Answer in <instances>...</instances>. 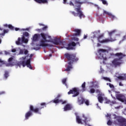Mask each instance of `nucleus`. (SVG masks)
<instances>
[{
	"label": "nucleus",
	"mask_w": 126,
	"mask_h": 126,
	"mask_svg": "<svg viewBox=\"0 0 126 126\" xmlns=\"http://www.w3.org/2000/svg\"><path fill=\"white\" fill-rule=\"evenodd\" d=\"M64 57L67 59L68 62V64L66 66V68L64 71H70L71 69H72V63H73L74 62H77L78 61V58L76 57V55L74 54H69V53H65L64 54Z\"/></svg>",
	"instance_id": "1"
},
{
	"label": "nucleus",
	"mask_w": 126,
	"mask_h": 126,
	"mask_svg": "<svg viewBox=\"0 0 126 126\" xmlns=\"http://www.w3.org/2000/svg\"><path fill=\"white\" fill-rule=\"evenodd\" d=\"M74 1V3L75 4V6L77 7L75 8L76 11H77V13H76L74 11L71 12V13L74 15V16H78L80 18V19H82V18H85V15L83 14V12L81 11V4H83L84 3V2L82 1H79L77 0H71Z\"/></svg>",
	"instance_id": "2"
},
{
	"label": "nucleus",
	"mask_w": 126,
	"mask_h": 126,
	"mask_svg": "<svg viewBox=\"0 0 126 126\" xmlns=\"http://www.w3.org/2000/svg\"><path fill=\"white\" fill-rule=\"evenodd\" d=\"M43 108H44V107H35L34 108L33 105H30V111H28L25 114V120H28L30 117H32L33 116V113L41 115V110Z\"/></svg>",
	"instance_id": "3"
},
{
	"label": "nucleus",
	"mask_w": 126,
	"mask_h": 126,
	"mask_svg": "<svg viewBox=\"0 0 126 126\" xmlns=\"http://www.w3.org/2000/svg\"><path fill=\"white\" fill-rule=\"evenodd\" d=\"M28 57H29V54H28L27 56L25 57H22L23 61L17 63L15 64V65H16V66H19V67H21V65H22L23 67H25L27 65V67H29L30 69H32V66L31 65V64H30L31 63V61H30L31 59H28L25 61V60H26Z\"/></svg>",
	"instance_id": "4"
},
{
	"label": "nucleus",
	"mask_w": 126,
	"mask_h": 126,
	"mask_svg": "<svg viewBox=\"0 0 126 126\" xmlns=\"http://www.w3.org/2000/svg\"><path fill=\"white\" fill-rule=\"evenodd\" d=\"M97 53L98 54V58L100 60H103L104 61H107V56L106 53H108L109 51L106 49H99Z\"/></svg>",
	"instance_id": "5"
},
{
	"label": "nucleus",
	"mask_w": 126,
	"mask_h": 126,
	"mask_svg": "<svg viewBox=\"0 0 126 126\" xmlns=\"http://www.w3.org/2000/svg\"><path fill=\"white\" fill-rule=\"evenodd\" d=\"M42 39L40 40V44H38L39 47H47V46H49V44L45 43V42H50V40H47V37H46V36L47 35L44 33H41L40 34Z\"/></svg>",
	"instance_id": "6"
},
{
	"label": "nucleus",
	"mask_w": 126,
	"mask_h": 126,
	"mask_svg": "<svg viewBox=\"0 0 126 126\" xmlns=\"http://www.w3.org/2000/svg\"><path fill=\"white\" fill-rule=\"evenodd\" d=\"M117 32V31L113 30L110 32H109V35L110 36V39L109 38H106L105 39H103L100 41V43H109V42H114L115 40L114 39H112V35L113 34H114V33H116Z\"/></svg>",
	"instance_id": "7"
},
{
	"label": "nucleus",
	"mask_w": 126,
	"mask_h": 126,
	"mask_svg": "<svg viewBox=\"0 0 126 126\" xmlns=\"http://www.w3.org/2000/svg\"><path fill=\"white\" fill-rule=\"evenodd\" d=\"M68 95H70V94H74L72 95V97H76L79 95V89L77 88H73L72 90H70V91L68 92Z\"/></svg>",
	"instance_id": "8"
},
{
	"label": "nucleus",
	"mask_w": 126,
	"mask_h": 126,
	"mask_svg": "<svg viewBox=\"0 0 126 126\" xmlns=\"http://www.w3.org/2000/svg\"><path fill=\"white\" fill-rule=\"evenodd\" d=\"M112 63L115 67H117V66H119V65H121V64L123 63V62L118 59V58H115L112 62Z\"/></svg>",
	"instance_id": "9"
},
{
	"label": "nucleus",
	"mask_w": 126,
	"mask_h": 126,
	"mask_svg": "<svg viewBox=\"0 0 126 126\" xmlns=\"http://www.w3.org/2000/svg\"><path fill=\"white\" fill-rule=\"evenodd\" d=\"M115 56L118 58V59L120 60L121 62H123V59H124V58H126V55L122 52H120L115 54Z\"/></svg>",
	"instance_id": "10"
},
{
	"label": "nucleus",
	"mask_w": 126,
	"mask_h": 126,
	"mask_svg": "<svg viewBox=\"0 0 126 126\" xmlns=\"http://www.w3.org/2000/svg\"><path fill=\"white\" fill-rule=\"evenodd\" d=\"M51 42L54 45H62V46H63V42L57 38L53 39Z\"/></svg>",
	"instance_id": "11"
},
{
	"label": "nucleus",
	"mask_w": 126,
	"mask_h": 126,
	"mask_svg": "<svg viewBox=\"0 0 126 126\" xmlns=\"http://www.w3.org/2000/svg\"><path fill=\"white\" fill-rule=\"evenodd\" d=\"M117 122L121 124V126H126V119L123 117H119L117 119Z\"/></svg>",
	"instance_id": "12"
},
{
	"label": "nucleus",
	"mask_w": 126,
	"mask_h": 126,
	"mask_svg": "<svg viewBox=\"0 0 126 126\" xmlns=\"http://www.w3.org/2000/svg\"><path fill=\"white\" fill-rule=\"evenodd\" d=\"M53 103H55V104H58V103H62V104H66V101L64 100L63 101L62 99H59L57 98H55L53 100H52Z\"/></svg>",
	"instance_id": "13"
},
{
	"label": "nucleus",
	"mask_w": 126,
	"mask_h": 126,
	"mask_svg": "<svg viewBox=\"0 0 126 126\" xmlns=\"http://www.w3.org/2000/svg\"><path fill=\"white\" fill-rule=\"evenodd\" d=\"M76 46V43L74 42H72L68 44V47L66 48L67 50H73V47Z\"/></svg>",
	"instance_id": "14"
},
{
	"label": "nucleus",
	"mask_w": 126,
	"mask_h": 126,
	"mask_svg": "<svg viewBox=\"0 0 126 126\" xmlns=\"http://www.w3.org/2000/svg\"><path fill=\"white\" fill-rule=\"evenodd\" d=\"M105 14H107V15H108L110 18H111L112 20H114V19H116V16H115L114 15H112V13L108 12L106 10H103V15H105Z\"/></svg>",
	"instance_id": "15"
},
{
	"label": "nucleus",
	"mask_w": 126,
	"mask_h": 126,
	"mask_svg": "<svg viewBox=\"0 0 126 126\" xmlns=\"http://www.w3.org/2000/svg\"><path fill=\"white\" fill-rule=\"evenodd\" d=\"M13 61V58L11 57L9 58L8 62V63H7V66H13L14 65V63H11Z\"/></svg>",
	"instance_id": "16"
},
{
	"label": "nucleus",
	"mask_w": 126,
	"mask_h": 126,
	"mask_svg": "<svg viewBox=\"0 0 126 126\" xmlns=\"http://www.w3.org/2000/svg\"><path fill=\"white\" fill-rule=\"evenodd\" d=\"M85 102V99L82 97H80L78 98V103L79 105H82L83 104H84V102Z\"/></svg>",
	"instance_id": "17"
},
{
	"label": "nucleus",
	"mask_w": 126,
	"mask_h": 126,
	"mask_svg": "<svg viewBox=\"0 0 126 126\" xmlns=\"http://www.w3.org/2000/svg\"><path fill=\"white\" fill-rule=\"evenodd\" d=\"M74 32L76 33L73 34V36H80V34H81V30L76 29L74 30Z\"/></svg>",
	"instance_id": "18"
},
{
	"label": "nucleus",
	"mask_w": 126,
	"mask_h": 126,
	"mask_svg": "<svg viewBox=\"0 0 126 126\" xmlns=\"http://www.w3.org/2000/svg\"><path fill=\"white\" fill-rule=\"evenodd\" d=\"M75 115L76 116V122L78 124H81V125H82V122L81 121V119H80V117H79V116L77 115V113H75Z\"/></svg>",
	"instance_id": "19"
},
{
	"label": "nucleus",
	"mask_w": 126,
	"mask_h": 126,
	"mask_svg": "<svg viewBox=\"0 0 126 126\" xmlns=\"http://www.w3.org/2000/svg\"><path fill=\"white\" fill-rule=\"evenodd\" d=\"M71 105L69 104H67L64 107V111H69V110H71Z\"/></svg>",
	"instance_id": "20"
},
{
	"label": "nucleus",
	"mask_w": 126,
	"mask_h": 126,
	"mask_svg": "<svg viewBox=\"0 0 126 126\" xmlns=\"http://www.w3.org/2000/svg\"><path fill=\"white\" fill-rule=\"evenodd\" d=\"M97 99L99 103H101V104L102 103H103V101H104V98H103V96H102V94H98Z\"/></svg>",
	"instance_id": "21"
},
{
	"label": "nucleus",
	"mask_w": 126,
	"mask_h": 126,
	"mask_svg": "<svg viewBox=\"0 0 126 126\" xmlns=\"http://www.w3.org/2000/svg\"><path fill=\"white\" fill-rule=\"evenodd\" d=\"M63 3L64 4H69V5H70L71 6H74V4L73 3V2H72V1H70L69 3L67 2V0H63Z\"/></svg>",
	"instance_id": "22"
},
{
	"label": "nucleus",
	"mask_w": 126,
	"mask_h": 126,
	"mask_svg": "<svg viewBox=\"0 0 126 126\" xmlns=\"http://www.w3.org/2000/svg\"><path fill=\"white\" fill-rule=\"evenodd\" d=\"M39 37H40V34H38L36 33L32 37V40L33 41H37V40H38L39 39Z\"/></svg>",
	"instance_id": "23"
},
{
	"label": "nucleus",
	"mask_w": 126,
	"mask_h": 126,
	"mask_svg": "<svg viewBox=\"0 0 126 126\" xmlns=\"http://www.w3.org/2000/svg\"><path fill=\"white\" fill-rule=\"evenodd\" d=\"M103 37H104V34H101L98 36V37H97V39L99 43H101V41H102L101 40L103 39Z\"/></svg>",
	"instance_id": "24"
},
{
	"label": "nucleus",
	"mask_w": 126,
	"mask_h": 126,
	"mask_svg": "<svg viewBox=\"0 0 126 126\" xmlns=\"http://www.w3.org/2000/svg\"><path fill=\"white\" fill-rule=\"evenodd\" d=\"M47 29H48V27L45 26L43 28H42V29H36V31H38V32H42V31H46V30H47Z\"/></svg>",
	"instance_id": "25"
},
{
	"label": "nucleus",
	"mask_w": 126,
	"mask_h": 126,
	"mask_svg": "<svg viewBox=\"0 0 126 126\" xmlns=\"http://www.w3.org/2000/svg\"><path fill=\"white\" fill-rule=\"evenodd\" d=\"M22 43H28V39L25 38V37L23 36L22 37Z\"/></svg>",
	"instance_id": "26"
},
{
	"label": "nucleus",
	"mask_w": 126,
	"mask_h": 126,
	"mask_svg": "<svg viewBox=\"0 0 126 126\" xmlns=\"http://www.w3.org/2000/svg\"><path fill=\"white\" fill-rule=\"evenodd\" d=\"M8 76H9V73L7 71H5L4 74V78L7 79Z\"/></svg>",
	"instance_id": "27"
},
{
	"label": "nucleus",
	"mask_w": 126,
	"mask_h": 126,
	"mask_svg": "<svg viewBox=\"0 0 126 126\" xmlns=\"http://www.w3.org/2000/svg\"><path fill=\"white\" fill-rule=\"evenodd\" d=\"M86 83L85 82H84L82 85V91H86V89L85 88L86 87Z\"/></svg>",
	"instance_id": "28"
},
{
	"label": "nucleus",
	"mask_w": 126,
	"mask_h": 126,
	"mask_svg": "<svg viewBox=\"0 0 126 126\" xmlns=\"http://www.w3.org/2000/svg\"><path fill=\"white\" fill-rule=\"evenodd\" d=\"M21 38L20 37H19L18 38V40L16 41V45H21Z\"/></svg>",
	"instance_id": "29"
},
{
	"label": "nucleus",
	"mask_w": 126,
	"mask_h": 126,
	"mask_svg": "<svg viewBox=\"0 0 126 126\" xmlns=\"http://www.w3.org/2000/svg\"><path fill=\"white\" fill-rule=\"evenodd\" d=\"M97 36H99V33H98L97 32H94L93 38H97Z\"/></svg>",
	"instance_id": "30"
},
{
	"label": "nucleus",
	"mask_w": 126,
	"mask_h": 126,
	"mask_svg": "<svg viewBox=\"0 0 126 126\" xmlns=\"http://www.w3.org/2000/svg\"><path fill=\"white\" fill-rule=\"evenodd\" d=\"M62 83L67 87V84H66V78H64L62 80Z\"/></svg>",
	"instance_id": "31"
},
{
	"label": "nucleus",
	"mask_w": 126,
	"mask_h": 126,
	"mask_svg": "<svg viewBox=\"0 0 126 126\" xmlns=\"http://www.w3.org/2000/svg\"><path fill=\"white\" fill-rule=\"evenodd\" d=\"M8 32V30H4L3 33H0V36H4V34Z\"/></svg>",
	"instance_id": "32"
},
{
	"label": "nucleus",
	"mask_w": 126,
	"mask_h": 126,
	"mask_svg": "<svg viewBox=\"0 0 126 126\" xmlns=\"http://www.w3.org/2000/svg\"><path fill=\"white\" fill-rule=\"evenodd\" d=\"M83 117L84 118V119H85L83 120L84 123H85V125L86 126L87 125V117H85V116L83 115Z\"/></svg>",
	"instance_id": "33"
},
{
	"label": "nucleus",
	"mask_w": 126,
	"mask_h": 126,
	"mask_svg": "<svg viewBox=\"0 0 126 126\" xmlns=\"http://www.w3.org/2000/svg\"><path fill=\"white\" fill-rule=\"evenodd\" d=\"M89 92L90 94H94V93H95V89L92 88L89 91Z\"/></svg>",
	"instance_id": "34"
},
{
	"label": "nucleus",
	"mask_w": 126,
	"mask_h": 126,
	"mask_svg": "<svg viewBox=\"0 0 126 126\" xmlns=\"http://www.w3.org/2000/svg\"><path fill=\"white\" fill-rule=\"evenodd\" d=\"M8 28L10 29V30H14V27L12 26L11 25H8Z\"/></svg>",
	"instance_id": "35"
},
{
	"label": "nucleus",
	"mask_w": 126,
	"mask_h": 126,
	"mask_svg": "<svg viewBox=\"0 0 126 126\" xmlns=\"http://www.w3.org/2000/svg\"><path fill=\"white\" fill-rule=\"evenodd\" d=\"M118 79H120V80H125V77L119 76L118 77Z\"/></svg>",
	"instance_id": "36"
},
{
	"label": "nucleus",
	"mask_w": 126,
	"mask_h": 126,
	"mask_svg": "<svg viewBox=\"0 0 126 126\" xmlns=\"http://www.w3.org/2000/svg\"><path fill=\"white\" fill-rule=\"evenodd\" d=\"M24 54V49H20L19 55H23Z\"/></svg>",
	"instance_id": "37"
},
{
	"label": "nucleus",
	"mask_w": 126,
	"mask_h": 126,
	"mask_svg": "<svg viewBox=\"0 0 126 126\" xmlns=\"http://www.w3.org/2000/svg\"><path fill=\"white\" fill-rule=\"evenodd\" d=\"M107 85H109V87H110L111 88H115V87L114 86V85L113 84H111V83H107L106 84Z\"/></svg>",
	"instance_id": "38"
},
{
	"label": "nucleus",
	"mask_w": 126,
	"mask_h": 126,
	"mask_svg": "<svg viewBox=\"0 0 126 126\" xmlns=\"http://www.w3.org/2000/svg\"><path fill=\"white\" fill-rule=\"evenodd\" d=\"M28 53H29V51L27 49H24V54L25 55H28Z\"/></svg>",
	"instance_id": "39"
},
{
	"label": "nucleus",
	"mask_w": 126,
	"mask_h": 126,
	"mask_svg": "<svg viewBox=\"0 0 126 126\" xmlns=\"http://www.w3.org/2000/svg\"><path fill=\"white\" fill-rule=\"evenodd\" d=\"M24 35L26 37H29V33H28L27 32H25L24 33H23Z\"/></svg>",
	"instance_id": "40"
},
{
	"label": "nucleus",
	"mask_w": 126,
	"mask_h": 126,
	"mask_svg": "<svg viewBox=\"0 0 126 126\" xmlns=\"http://www.w3.org/2000/svg\"><path fill=\"white\" fill-rule=\"evenodd\" d=\"M103 4H107L108 5V3L107 2V1L105 0H101Z\"/></svg>",
	"instance_id": "41"
},
{
	"label": "nucleus",
	"mask_w": 126,
	"mask_h": 126,
	"mask_svg": "<svg viewBox=\"0 0 126 126\" xmlns=\"http://www.w3.org/2000/svg\"><path fill=\"white\" fill-rule=\"evenodd\" d=\"M104 79H105V80H107V81H109V82H111V79H109V78H108V77H104Z\"/></svg>",
	"instance_id": "42"
},
{
	"label": "nucleus",
	"mask_w": 126,
	"mask_h": 126,
	"mask_svg": "<svg viewBox=\"0 0 126 126\" xmlns=\"http://www.w3.org/2000/svg\"><path fill=\"white\" fill-rule=\"evenodd\" d=\"M107 125L108 126H112V122H111V120H109L107 122Z\"/></svg>",
	"instance_id": "43"
},
{
	"label": "nucleus",
	"mask_w": 126,
	"mask_h": 126,
	"mask_svg": "<svg viewBox=\"0 0 126 126\" xmlns=\"http://www.w3.org/2000/svg\"><path fill=\"white\" fill-rule=\"evenodd\" d=\"M85 104H86V105H87V106H89V100H87L85 102Z\"/></svg>",
	"instance_id": "44"
},
{
	"label": "nucleus",
	"mask_w": 126,
	"mask_h": 126,
	"mask_svg": "<svg viewBox=\"0 0 126 126\" xmlns=\"http://www.w3.org/2000/svg\"><path fill=\"white\" fill-rule=\"evenodd\" d=\"M73 39L74 40V41H79V39L77 37H73Z\"/></svg>",
	"instance_id": "45"
},
{
	"label": "nucleus",
	"mask_w": 126,
	"mask_h": 126,
	"mask_svg": "<svg viewBox=\"0 0 126 126\" xmlns=\"http://www.w3.org/2000/svg\"><path fill=\"white\" fill-rule=\"evenodd\" d=\"M33 54H31L30 55V58L28 60H30V62H31V60H32V58L33 57Z\"/></svg>",
	"instance_id": "46"
},
{
	"label": "nucleus",
	"mask_w": 126,
	"mask_h": 126,
	"mask_svg": "<svg viewBox=\"0 0 126 126\" xmlns=\"http://www.w3.org/2000/svg\"><path fill=\"white\" fill-rule=\"evenodd\" d=\"M126 34L123 37L122 41H126Z\"/></svg>",
	"instance_id": "47"
},
{
	"label": "nucleus",
	"mask_w": 126,
	"mask_h": 126,
	"mask_svg": "<svg viewBox=\"0 0 126 126\" xmlns=\"http://www.w3.org/2000/svg\"><path fill=\"white\" fill-rule=\"evenodd\" d=\"M12 53H16V49H13L11 50Z\"/></svg>",
	"instance_id": "48"
},
{
	"label": "nucleus",
	"mask_w": 126,
	"mask_h": 126,
	"mask_svg": "<svg viewBox=\"0 0 126 126\" xmlns=\"http://www.w3.org/2000/svg\"><path fill=\"white\" fill-rule=\"evenodd\" d=\"M41 106H46V103L43 102L40 104Z\"/></svg>",
	"instance_id": "49"
},
{
	"label": "nucleus",
	"mask_w": 126,
	"mask_h": 126,
	"mask_svg": "<svg viewBox=\"0 0 126 126\" xmlns=\"http://www.w3.org/2000/svg\"><path fill=\"white\" fill-rule=\"evenodd\" d=\"M60 97H61V95L60 94H58L57 95V96L56 97V98L59 99Z\"/></svg>",
	"instance_id": "50"
},
{
	"label": "nucleus",
	"mask_w": 126,
	"mask_h": 126,
	"mask_svg": "<svg viewBox=\"0 0 126 126\" xmlns=\"http://www.w3.org/2000/svg\"><path fill=\"white\" fill-rule=\"evenodd\" d=\"M4 93H5V92L2 91V92H0V95H2V94H4Z\"/></svg>",
	"instance_id": "51"
},
{
	"label": "nucleus",
	"mask_w": 126,
	"mask_h": 126,
	"mask_svg": "<svg viewBox=\"0 0 126 126\" xmlns=\"http://www.w3.org/2000/svg\"><path fill=\"white\" fill-rule=\"evenodd\" d=\"M0 63H4V62L2 61L1 59H0Z\"/></svg>",
	"instance_id": "52"
},
{
	"label": "nucleus",
	"mask_w": 126,
	"mask_h": 126,
	"mask_svg": "<svg viewBox=\"0 0 126 126\" xmlns=\"http://www.w3.org/2000/svg\"><path fill=\"white\" fill-rule=\"evenodd\" d=\"M95 92H96V93H100V90H96L95 91Z\"/></svg>",
	"instance_id": "53"
},
{
	"label": "nucleus",
	"mask_w": 126,
	"mask_h": 126,
	"mask_svg": "<svg viewBox=\"0 0 126 126\" xmlns=\"http://www.w3.org/2000/svg\"><path fill=\"white\" fill-rule=\"evenodd\" d=\"M15 31H18L19 30H20V29L18 28H15Z\"/></svg>",
	"instance_id": "54"
},
{
	"label": "nucleus",
	"mask_w": 126,
	"mask_h": 126,
	"mask_svg": "<svg viewBox=\"0 0 126 126\" xmlns=\"http://www.w3.org/2000/svg\"><path fill=\"white\" fill-rule=\"evenodd\" d=\"M83 39H87V35H84Z\"/></svg>",
	"instance_id": "55"
},
{
	"label": "nucleus",
	"mask_w": 126,
	"mask_h": 126,
	"mask_svg": "<svg viewBox=\"0 0 126 126\" xmlns=\"http://www.w3.org/2000/svg\"><path fill=\"white\" fill-rule=\"evenodd\" d=\"M119 86H124V85H123V84L122 83V82H120V83H119Z\"/></svg>",
	"instance_id": "56"
},
{
	"label": "nucleus",
	"mask_w": 126,
	"mask_h": 126,
	"mask_svg": "<svg viewBox=\"0 0 126 126\" xmlns=\"http://www.w3.org/2000/svg\"><path fill=\"white\" fill-rule=\"evenodd\" d=\"M40 49H41L40 47H36V48H34V50H40Z\"/></svg>",
	"instance_id": "57"
},
{
	"label": "nucleus",
	"mask_w": 126,
	"mask_h": 126,
	"mask_svg": "<svg viewBox=\"0 0 126 126\" xmlns=\"http://www.w3.org/2000/svg\"><path fill=\"white\" fill-rule=\"evenodd\" d=\"M9 54V52L7 51H5V55H8Z\"/></svg>",
	"instance_id": "58"
},
{
	"label": "nucleus",
	"mask_w": 126,
	"mask_h": 126,
	"mask_svg": "<svg viewBox=\"0 0 126 126\" xmlns=\"http://www.w3.org/2000/svg\"><path fill=\"white\" fill-rule=\"evenodd\" d=\"M109 103H110V100H107L105 102L106 104H109Z\"/></svg>",
	"instance_id": "59"
},
{
	"label": "nucleus",
	"mask_w": 126,
	"mask_h": 126,
	"mask_svg": "<svg viewBox=\"0 0 126 126\" xmlns=\"http://www.w3.org/2000/svg\"><path fill=\"white\" fill-rule=\"evenodd\" d=\"M4 27H8V25L6 24L4 25Z\"/></svg>",
	"instance_id": "60"
},
{
	"label": "nucleus",
	"mask_w": 126,
	"mask_h": 126,
	"mask_svg": "<svg viewBox=\"0 0 126 126\" xmlns=\"http://www.w3.org/2000/svg\"><path fill=\"white\" fill-rule=\"evenodd\" d=\"M110 56L113 57V56H115V54L114 53H110Z\"/></svg>",
	"instance_id": "61"
},
{
	"label": "nucleus",
	"mask_w": 126,
	"mask_h": 126,
	"mask_svg": "<svg viewBox=\"0 0 126 126\" xmlns=\"http://www.w3.org/2000/svg\"><path fill=\"white\" fill-rule=\"evenodd\" d=\"M76 45H79L80 46V43H79V42H76Z\"/></svg>",
	"instance_id": "62"
},
{
	"label": "nucleus",
	"mask_w": 126,
	"mask_h": 126,
	"mask_svg": "<svg viewBox=\"0 0 126 126\" xmlns=\"http://www.w3.org/2000/svg\"><path fill=\"white\" fill-rule=\"evenodd\" d=\"M98 19L99 21H101V20H103V18H99Z\"/></svg>",
	"instance_id": "63"
},
{
	"label": "nucleus",
	"mask_w": 126,
	"mask_h": 126,
	"mask_svg": "<svg viewBox=\"0 0 126 126\" xmlns=\"http://www.w3.org/2000/svg\"><path fill=\"white\" fill-rule=\"evenodd\" d=\"M107 117H111V115L107 114Z\"/></svg>",
	"instance_id": "64"
}]
</instances>
